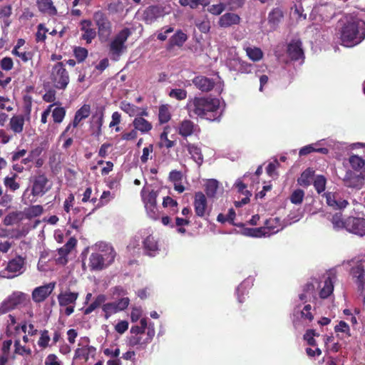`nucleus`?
Returning a JSON list of instances; mask_svg holds the SVG:
<instances>
[{
	"label": "nucleus",
	"instance_id": "24",
	"mask_svg": "<svg viewBox=\"0 0 365 365\" xmlns=\"http://www.w3.org/2000/svg\"><path fill=\"white\" fill-rule=\"evenodd\" d=\"M265 236H269L272 234L278 232L281 230V222L279 217L269 218L266 220L264 225Z\"/></svg>",
	"mask_w": 365,
	"mask_h": 365
},
{
	"label": "nucleus",
	"instance_id": "1",
	"mask_svg": "<svg viewBox=\"0 0 365 365\" xmlns=\"http://www.w3.org/2000/svg\"><path fill=\"white\" fill-rule=\"evenodd\" d=\"M186 108L190 118L197 116L214 121L219 120L222 115L217 98L195 97L188 100Z\"/></svg>",
	"mask_w": 365,
	"mask_h": 365
},
{
	"label": "nucleus",
	"instance_id": "50",
	"mask_svg": "<svg viewBox=\"0 0 365 365\" xmlns=\"http://www.w3.org/2000/svg\"><path fill=\"white\" fill-rule=\"evenodd\" d=\"M171 115L167 106L162 105L159 108L158 119L161 124L168 123L170 120Z\"/></svg>",
	"mask_w": 365,
	"mask_h": 365
},
{
	"label": "nucleus",
	"instance_id": "5",
	"mask_svg": "<svg viewBox=\"0 0 365 365\" xmlns=\"http://www.w3.org/2000/svg\"><path fill=\"white\" fill-rule=\"evenodd\" d=\"M130 34V30L128 28H125L117 34L111 41L109 45V53L113 60L118 61L126 49L125 43Z\"/></svg>",
	"mask_w": 365,
	"mask_h": 365
},
{
	"label": "nucleus",
	"instance_id": "34",
	"mask_svg": "<svg viewBox=\"0 0 365 365\" xmlns=\"http://www.w3.org/2000/svg\"><path fill=\"white\" fill-rule=\"evenodd\" d=\"M331 222L335 230L345 229L346 230L347 218L344 219L341 212H336L331 218Z\"/></svg>",
	"mask_w": 365,
	"mask_h": 365
},
{
	"label": "nucleus",
	"instance_id": "47",
	"mask_svg": "<svg viewBox=\"0 0 365 365\" xmlns=\"http://www.w3.org/2000/svg\"><path fill=\"white\" fill-rule=\"evenodd\" d=\"M218 189V182L215 179L209 180L205 184V191L209 197H213Z\"/></svg>",
	"mask_w": 365,
	"mask_h": 365
},
{
	"label": "nucleus",
	"instance_id": "25",
	"mask_svg": "<svg viewBox=\"0 0 365 365\" xmlns=\"http://www.w3.org/2000/svg\"><path fill=\"white\" fill-rule=\"evenodd\" d=\"M163 15V10L159 6H150L144 11V19L146 21L153 22Z\"/></svg>",
	"mask_w": 365,
	"mask_h": 365
},
{
	"label": "nucleus",
	"instance_id": "12",
	"mask_svg": "<svg viewBox=\"0 0 365 365\" xmlns=\"http://www.w3.org/2000/svg\"><path fill=\"white\" fill-rule=\"evenodd\" d=\"M328 206L334 210H342L349 205V202L343 199L337 192H327L323 194Z\"/></svg>",
	"mask_w": 365,
	"mask_h": 365
},
{
	"label": "nucleus",
	"instance_id": "59",
	"mask_svg": "<svg viewBox=\"0 0 365 365\" xmlns=\"http://www.w3.org/2000/svg\"><path fill=\"white\" fill-rule=\"evenodd\" d=\"M48 30L44 26L43 24H40L38 26V30L36 34V42H44L46 38V32Z\"/></svg>",
	"mask_w": 365,
	"mask_h": 365
},
{
	"label": "nucleus",
	"instance_id": "52",
	"mask_svg": "<svg viewBox=\"0 0 365 365\" xmlns=\"http://www.w3.org/2000/svg\"><path fill=\"white\" fill-rule=\"evenodd\" d=\"M304 192L302 189H297L290 195V201L292 204L300 205L303 202Z\"/></svg>",
	"mask_w": 365,
	"mask_h": 365
},
{
	"label": "nucleus",
	"instance_id": "35",
	"mask_svg": "<svg viewBox=\"0 0 365 365\" xmlns=\"http://www.w3.org/2000/svg\"><path fill=\"white\" fill-rule=\"evenodd\" d=\"M284 17L283 11L279 8L273 9L268 14V23L276 27Z\"/></svg>",
	"mask_w": 365,
	"mask_h": 365
},
{
	"label": "nucleus",
	"instance_id": "42",
	"mask_svg": "<svg viewBox=\"0 0 365 365\" xmlns=\"http://www.w3.org/2000/svg\"><path fill=\"white\" fill-rule=\"evenodd\" d=\"M106 298L104 294H99L98 295L94 301L88 307H86L84 311L83 314L85 315H88L91 314L93 311H94L96 308L99 307L102 304H103L106 301Z\"/></svg>",
	"mask_w": 365,
	"mask_h": 365
},
{
	"label": "nucleus",
	"instance_id": "9",
	"mask_svg": "<svg viewBox=\"0 0 365 365\" xmlns=\"http://www.w3.org/2000/svg\"><path fill=\"white\" fill-rule=\"evenodd\" d=\"M93 19L98 26L99 38L102 40H107L111 34V24L107 16L101 11L94 14Z\"/></svg>",
	"mask_w": 365,
	"mask_h": 365
},
{
	"label": "nucleus",
	"instance_id": "22",
	"mask_svg": "<svg viewBox=\"0 0 365 365\" xmlns=\"http://www.w3.org/2000/svg\"><path fill=\"white\" fill-rule=\"evenodd\" d=\"M353 277L356 278V283L359 290L363 291L365 286V270L364 266L360 264L351 269Z\"/></svg>",
	"mask_w": 365,
	"mask_h": 365
},
{
	"label": "nucleus",
	"instance_id": "46",
	"mask_svg": "<svg viewBox=\"0 0 365 365\" xmlns=\"http://www.w3.org/2000/svg\"><path fill=\"white\" fill-rule=\"evenodd\" d=\"M225 4V9L229 11H235L244 6L245 0H222Z\"/></svg>",
	"mask_w": 365,
	"mask_h": 365
},
{
	"label": "nucleus",
	"instance_id": "30",
	"mask_svg": "<svg viewBox=\"0 0 365 365\" xmlns=\"http://www.w3.org/2000/svg\"><path fill=\"white\" fill-rule=\"evenodd\" d=\"M96 349L93 346H86L83 348H78L75 351L76 359H83L85 361H88L89 356L91 355L93 357L95 356Z\"/></svg>",
	"mask_w": 365,
	"mask_h": 365
},
{
	"label": "nucleus",
	"instance_id": "2",
	"mask_svg": "<svg viewBox=\"0 0 365 365\" xmlns=\"http://www.w3.org/2000/svg\"><path fill=\"white\" fill-rule=\"evenodd\" d=\"M341 45L352 47L365 38V22L359 19L347 20L339 30Z\"/></svg>",
	"mask_w": 365,
	"mask_h": 365
},
{
	"label": "nucleus",
	"instance_id": "28",
	"mask_svg": "<svg viewBox=\"0 0 365 365\" xmlns=\"http://www.w3.org/2000/svg\"><path fill=\"white\" fill-rule=\"evenodd\" d=\"M25 118L23 115H15L9 122L11 130L15 133H21L24 130Z\"/></svg>",
	"mask_w": 365,
	"mask_h": 365
},
{
	"label": "nucleus",
	"instance_id": "39",
	"mask_svg": "<svg viewBox=\"0 0 365 365\" xmlns=\"http://www.w3.org/2000/svg\"><path fill=\"white\" fill-rule=\"evenodd\" d=\"M17 178L18 175L16 173H13L11 177L6 176L4 179V185L11 192H15L20 187V184L16 182Z\"/></svg>",
	"mask_w": 365,
	"mask_h": 365
},
{
	"label": "nucleus",
	"instance_id": "19",
	"mask_svg": "<svg viewBox=\"0 0 365 365\" xmlns=\"http://www.w3.org/2000/svg\"><path fill=\"white\" fill-rule=\"evenodd\" d=\"M78 296L79 294L78 292H71L69 289L61 292L57 296L59 306L66 307L71 304L75 305Z\"/></svg>",
	"mask_w": 365,
	"mask_h": 365
},
{
	"label": "nucleus",
	"instance_id": "10",
	"mask_svg": "<svg viewBox=\"0 0 365 365\" xmlns=\"http://www.w3.org/2000/svg\"><path fill=\"white\" fill-rule=\"evenodd\" d=\"M346 226L347 232L360 237L365 236V218L349 216Z\"/></svg>",
	"mask_w": 365,
	"mask_h": 365
},
{
	"label": "nucleus",
	"instance_id": "45",
	"mask_svg": "<svg viewBox=\"0 0 365 365\" xmlns=\"http://www.w3.org/2000/svg\"><path fill=\"white\" fill-rule=\"evenodd\" d=\"M120 108L125 113H128L130 116H135L138 114L140 110L138 107L134 104H131L125 101H123L120 103Z\"/></svg>",
	"mask_w": 365,
	"mask_h": 365
},
{
	"label": "nucleus",
	"instance_id": "14",
	"mask_svg": "<svg viewBox=\"0 0 365 365\" xmlns=\"http://www.w3.org/2000/svg\"><path fill=\"white\" fill-rule=\"evenodd\" d=\"M287 53L292 61H296L304 58L301 40H292L287 45Z\"/></svg>",
	"mask_w": 365,
	"mask_h": 365
},
{
	"label": "nucleus",
	"instance_id": "37",
	"mask_svg": "<svg viewBox=\"0 0 365 365\" xmlns=\"http://www.w3.org/2000/svg\"><path fill=\"white\" fill-rule=\"evenodd\" d=\"M148 344H149V341H147L145 334L131 336L129 339V345L131 346H138L140 349H144Z\"/></svg>",
	"mask_w": 365,
	"mask_h": 365
},
{
	"label": "nucleus",
	"instance_id": "31",
	"mask_svg": "<svg viewBox=\"0 0 365 365\" xmlns=\"http://www.w3.org/2000/svg\"><path fill=\"white\" fill-rule=\"evenodd\" d=\"M314 170L311 168H308L302 172L300 177L297 180V182L299 185L307 187L314 180Z\"/></svg>",
	"mask_w": 365,
	"mask_h": 365
},
{
	"label": "nucleus",
	"instance_id": "3",
	"mask_svg": "<svg viewBox=\"0 0 365 365\" xmlns=\"http://www.w3.org/2000/svg\"><path fill=\"white\" fill-rule=\"evenodd\" d=\"M99 252H93L89 257V267L92 271L102 270L110 265L115 260L116 252L108 244L99 245Z\"/></svg>",
	"mask_w": 365,
	"mask_h": 365
},
{
	"label": "nucleus",
	"instance_id": "40",
	"mask_svg": "<svg viewBox=\"0 0 365 365\" xmlns=\"http://www.w3.org/2000/svg\"><path fill=\"white\" fill-rule=\"evenodd\" d=\"M334 291L333 281L330 277H328L325 281L323 288L319 292V297L322 299H327Z\"/></svg>",
	"mask_w": 365,
	"mask_h": 365
},
{
	"label": "nucleus",
	"instance_id": "11",
	"mask_svg": "<svg viewBox=\"0 0 365 365\" xmlns=\"http://www.w3.org/2000/svg\"><path fill=\"white\" fill-rule=\"evenodd\" d=\"M56 286V282H50L36 287L31 294L32 299L36 303L44 302L52 293Z\"/></svg>",
	"mask_w": 365,
	"mask_h": 365
},
{
	"label": "nucleus",
	"instance_id": "33",
	"mask_svg": "<svg viewBox=\"0 0 365 365\" xmlns=\"http://www.w3.org/2000/svg\"><path fill=\"white\" fill-rule=\"evenodd\" d=\"M195 124L190 120H182L179 125L178 133L183 138L190 136L194 133Z\"/></svg>",
	"mask_w": 365,
	"mask_h": 365
},
{
	"label": "nucleus",
	"instance_id": "55",
	"mask_svg": "<svg viewBox=\"0 0 365 365\" xmlns=\"http://www.w3.org/2000/svg\"><path fill=\"white\" fill-rule=\"evenodd\" d=\"M102 309L105 313L104 317L106 319H108L112 314L118 312L114 302L104 304Z\"/></svg>",
	"mask_w": 365,
	"mask_h": 365
},
{
	"label": "nucleus",
	"instance_id": "18",
	"mask_svg": "<svg viewBox=\"0 0 365 365\" xmlns=\"http://www.w3.org/2000/svg\"><path fill=\"white\" fill-rule=\"evenodd\" d=\"M143 248L145 254L150 257L155 256L159 251L158 242L153 235H148L143 240Z\"/></svg>",
	"mask_w": 365,
	"mask_h": 365
},
{
	"label": "nucleus",
	"instance_id": "15",
	"mask_svg": "<svg viewBox=\"0 0 365 365\" xmlns=\"http://www.w3.org/2000/svg\"><path fill=\"white\" fill-rule=\"evenodd\" d=\"M76 245L77 240L74 237H70L68 242L63 247L58 249L59 257L56 259V262L63 265L66 264L68 262V255L76 246Z\"/></svg>",
	"mask_w": 365,
	"mask_h": 365
},
{
	"label": "nucleus",
	"instance_id": "54",
	"mask_svg": "<svg viewBox=\"0 0 365 365\" xmlns=\"http://www.w3.org/2000/svg\"><path fill=\"white\" fill-rule=\"evenodd\" d=\"M88 51L86 48L81 46L75 47L73 54L78 63L83 62L88 56Z\"/></svg>",
	"mask_w": 365,
	"mask_h": 365
},
{
	"label": "nucleus",
	"instance_id": "57",
	"mask_svg": "<svg viewBox=\"0 0 365 365\" xmlns=\"http://www.w3.org/2000/svg\"><path fill=\"white\" fill-rule=\"evenodd\" d=\"M222 1L217 4H212L207 8V11L214 16L220 15L225 10Z\"/></svg>",
	"mask_w": 365,
	"mask_h": 365
},
{
	"label": "nucleus",
	"instance_id": "29",
	"mask_svg": "<svg viewBox=\"0 0 365 365\" xmlns=\"http://www.w3.org/2000/svg\"><path fill=\"white\" fill-rule=\"evenodd\" d=\"M186 148L190 154L192 159L198 165V166H200L203 163V155L200 148L192 143H187L186 145Z\"/></svg>",
	"mask_w": 365,
	"mask_h": 365
},
{
	"label": "nucleus",
	"instance_id": "36",
	"mask_svg": "<svg viewBox=\"0 0 365 365\" xmlns=\"http://www.w3.org/2000/svg\"><path fill=\"white\" fill-rule=\"evenodd\" d=\"M349 162L353 170L356 171L365 170V160L359 155H351L349 158Z\"/></svg>",
	"mask_w": 365,
	"mask_h": 365
},
{
	"label": "nucleus",
	"instance_id": "53",
	"mask_svg": "<svg viewBox=\"0 0 365 365\" xmlns=\"http://www.w3.org/2000/svg\"><path fill=\"white\" fill-rule=\"evenodd\" d=\"M14 353L21 356H30L31 354V349L26 346H22L19 340L14 341Z\"/></svg>",
	"mask_w": 365,
	"mask_h": 365
},
{
	"label": "nucleus",
	"instance_id": "20",
	"mask_svg": "<svg viewBox=\"0 0 365 365\" xmlns=\"http://www.w3.org/2000/svg\"><path fill=\"white\" fill-rule=\"evenodd\" d=\"M192 83L202 92H209L212 91L215 84L212 79L203 76H199L194 78L192 79Z\"/></svg>",
	"mask_w": 365,
	"mask_h": 365
},
{
	"label": "nucleus",
	"instance_id": "48",
	"mask_svg": "<svg viewBox=\"0 0 365 365\" xmlns=\"http://www.w3.org/2000/svg\"><path fill=\"white\" fill-rule=\"evenodd\" d=\"M243 234L248 237H265L264 228L262 227L256 228H245L243 229Z\"/></svg>",
	"mask_w": 365,
	"mask_h": 365
},
{
	"label": "nucleus",
	"instance_id": "8",
	"mask_svg": "<svg viewBox=\"0 0 365 365\" xmlns=\"http://www.w3.org/2000/svg\"><path fill=\"white\" fill-rule=\"evenodd\" d=\"M48 179L44 173H39L33 177L31 182V195L34 197H41L50 189Z\"/></svg>",
	"mask_w": 365,
	"mask_h": 365
},
{
	"label": "nucleus",
	"instance_id": "16",
	"mask_svg": "<svg viewBox=\"0 0 365 365\" xmlns=\"http://www.w3.org/2000/svg\"><path fill=\"white\" fill-rule=\"evenodd\" d=\"M194 210L195 215L200 217H204L206 215L207 207V198L202 192H197L195 194Z\"/></svg>",
	"mask_w": 365,
	"mask_h": 365
},
{
	"label": "nucleus",
	"instance_id": "17",
	"mask_svg": "<svg viewBox=\"0 0 365 365\" xmlns=\"http://www.w3.org/2000/svg\"><path fill=\"white\" fill-rule=\"evenodd\" d=\"M241 22L240 16L234 12H227L219 18L218 26L221 28H229L239 25Z\"/></svg>",
	"mask_w": 365,
	"mask_h": 365
},
{
	"label": "nucleus",
	"instance_id": "43",
	"mask_svg": "<svg viewBox=\"0 0 365 365\" xmlns=\"http://www.w3.org/2000/svg\"><path fill=\"white\" fill-rule=\"evenodd\" d=\"M245 50L249 58L253 61H258L263 57V52L259 48L246 47Z\"/></svg>",
	"mask_w": 365,
	"mask_h": 365
},
{
	"label": "nucleus",
	"instance_id": "32",
	"mask_svg": "<svg viewBox=\"0 0 365 365\" xmlns=\"http://www.w3.org/2000/svg\"><path fill=\"white\" fill-rule=\"evenodd\" d=\"M134 128L142 133L149 132L152 128V124L143 117H135L133 121Z\"/></svg>",
	"mask_w": 365,
	"mask_h": 365
},
{
	"label": "nucleus",
	"instance_id": "64",
	"mask_svg": "<svg viewBox=\"0 0 365 365\" xmlns=\"http://www.w3.org/2000/svg\"><path fill=\"white\" fill-rule=\"evenodd\" d=\"M118 312L125 310L130 304V299L128 297H123L118 299L116 302H113Z\"/></svg>",
	"mask_w": 365,
	"mask_h": 365
},
{
	"label": "nucleus",
	"instance_id": "23",
	"mask_svg": "<svg viewBox=\"0 0 365 365\" xmlns=\"http://www.w3.org/2000/svg\"><path fill=\"white\" fill-rule=\"evenodd\" d=\"M36 5L38 10L44 14L51 16L57 14V9L53 5L52 0H36Z\"/></svg>",
	"mask_w": 365,
	"mask_h": 365
},
{
	"label": "nucleus",
	"instance_id": "63",
	"mask_svg": "<svg viewBox=\"0 0 365 365\" xmlns=\"http://www.w3.org/2000/svg\"><path fill=\"white\" fill-rule=\"evenodd\" d=\"M19 214L13 212L7 215L4 220V224L6 226L12 225L16 223L19 220Z\"/></svg>",
	"mask_w": 365,
	"mask_h": 365
},
{
	"label": "nucleus",
	"instance_id": "26",
	"mask_svg": "<svg viewBox=\"0 0 365 365\" xmlns=\"http://www.w3.org/2000/svg\"><path fill=\"white\" fill-rule=\"evenodd\" d=\"M187 35L181 30H178L175 34L170 37L168 45V49H171L174 46L181 47L187 41Z\"/></svg>",
	"mask_w": 365,
	"mask_h": 365
},
{
	"label": "nucleus",
	"instance_id": "38",
	"mask_svg": "<svg viewBox=\"0 0 365 365\" xmlns=\"http://www.w3.org/2000/svg\"><path fill=\"white\" fill-rule=\"evenodd\" d=\"M313 152L327 155L329 153V150L327 148H316L314 145L311 144L302 148L299 150V156H304Z\"/></svg>",
	"mask_w": 365,
	"mask_h": 365
},
{
	"label": "nucleus",
	"instance_id": "61",
	"mask_svg": "<svg viewBox=\"0 0 365 365\" xmlns=\"http://www.w3.org/2000/svg\"><path fill=\"white\" fill-rule=\"evenodd\" d=\"M14 62L10 57H4L0 61V67L2 70L9 71L13 68Z\"/></svg>",
	"mask_w": 365,
	"mask_h": 365
},
{
	"label": "nucleus",
	"instance_id": "6",
	"mask_svg": "<svg viewBox=\"0 0 365 365\" xmlns=\"http://www.w3.org/2000/svg\"><path fill=\"white\" fill-rule=\"evenodd\" d=\"M28 294L21 292H14L0 304V314H4L15 309L19 306L29 302Z\"/></svg>",
	"mask_w": 365,
	"mask_h": 365
},
{
	"label": "nucleus",
	"instance_id": "44",
	"mask_svg": "<svg viewBox=\"0 0 365 365\" xmlns=\"http://www.w3.org/2000/svg\"><path fill=\"white\" fill-rule=\"evenodd\" d=\"M39 334H40V336H39V339L37 342L38 346L41 349H45L50 346L49 342L51 341V337L49 335L48 330H47V329L41 330L39 331Z\"/></svg>",
	"mask_w": 365,
	"mask_h": 365
},
{
	"label": "nucleus",
	"instance_id": "27",
	"mask_svg": "<svg viewBox=\"0 0 365 365\" xmlns=\"http://www.w3.org/2000/svg\"><path fill=\"white\" fill-rule=\"evenodd\" d=\"M140 195L145 207L157 204L158 192L153 190L149 191L143 187L140 191Z\"/></svg>",
	"mask_w": 365,
	"mask_h": 365
},
{
	"label": "nucleus",
	"instance_id": "58",
	"mask_svg": "<svg viewBox=\"0 0 365 365\" xmlns=\"http://www.w3.org/2000/svg\"><path fill=\"white\" fill-rule=\"evenodd\" d=\"M169 96L178 101H182L187 98V91L181 88L172 89L169 93Z\"/></svg>",
	"mask_w": 365,
	"mask_h": 365
},
{
	"label": "nucleus",
	"instance_id": "60",
	"mask_svg": "<svg viewBox=\"0 0 365 365\" xmlns=\"http://www.w3.org/2000/svg\"><path fill=\"white\" fill-rule=\"evenodd\" d=\"M163 206L164 207H170L173 212H178V202L172 197L167 196L163 198Z\"/></svg>",
	"mask_w": 365,
	"mask_h": 365
},
{
	"label": "nucleus",
	"instance_id": "56",
	"mask_svg": "<svg viewBox=\"0 0 365 365\" xmlns=\"http://www.w3.org/2000/svg\"><path fill=\"white\" fill-rule=\"evenodd\" d=\"M319 334H317L314 329H307L304 334V339L307 341V344L310 346H317V341L314 339V336H318Z\"/></svg>",
	"mask_w": 365,
	"mask_h": 365
},
{
	"label": "nucleus",
	"instance_id": "51",
	"mask_svg": "<svg viewBox=\"0 0 365 365\" xmlns=\"http://www.w3.org/2000/svg\"><path fill=\"white\" fill-rule=\"evenodd\" d=\"M51 112L53 122L61 123L66 115L65 108L63 107H56Z\"/></svg>",
	"mask_w": 365,
	"mask_h": 365
},
{
	"label": "nucleus",
	"instance_id": "62",
	"mask_svg": "<svg viewBox=\"0 0 365 365\" xmlns=\"http://www.w3.org/2000/svg\"><path fill=\"white\" fill-rule=\"evenodd\" d=\"M147 214L148 217L153 220H158L159 218L158 210L157 207V204L153 205H149L145 207Z\"/></svg>",
	"mask_w": 365,
	"mask_h": 365
},
{
	"label": "nucleus",
	"instance_id": "7",
	"mask_svg": "<svg viewBox=\"0 0 365 365\" xmlns=\"http://www.w3.org/2000/svg\"><path fill=\"white\" fill-rule=\"evenodd\" d=\"M25 269L26 258L17 255L8 262L6 268L1 272L2 277L12 279L24 273Z\"/></svg>",
	"mask_w": 365,
	"mask_h": 365
},
{
	"label": "nucleus",
	"instance_id": "21",
	"mask_svg": "<svg viewBox=\"0 0 365 365\" xmlns=\"http://www.w3.org/2000/svg\"><path fill=\"white\" fill-rule=\"evenodd\" d=\"M91 25L92 23L90 20H83L81 22V29L83 31L81 39L85 40L87 43H91L96 36V30L91 28Z\"/></svg>",
	"mask_w": 365,
	"mask_h": 365
},
{
	"label": "nucleus",
	"instance_id": "4",
	"mask_svg": "<svg viewBox=\"0 0 365 365\" xmlns=\"http://www.w3.org/2000/svg\"><path fill=\"white\" fill-rule=\"evenodd\" d=\"M49 80L52 86L58 89L64 91L69 82V73L63 61L55 63L49 72Z\"/></svg>",
	"mask_w": 365,
	"mask_h": 365
},
{
	"label": "nucleus",
	"instance_id": "41",
	"mask_svg": "<svg viewBox=\"0 0 365 365\" xmlns=\"http://www.w3.org/2000/svg\"><path fill=\"white\" fill-rule=\"evenodd\" d=\"M312 183L317 192L321 194L326 189L327 178L322 175H318L315 176Z\"/></svg>",
	"mask_w": 365,
	"mask_h": 365
},
{
	"label": "nucleus",
	"instance_id": "13",
	"mask_svg": "<svg viewBox=\"0 0 365 365\" xmlns=\"http://www.w3.org/2000/svg\"><path fill=\"white\" fill-rule=\"evenodd\" d=\"M91 113V106L88 104H84L81 106L75 113V116L72 123H69L64 131L61 134L60 138L66 136V133L69 131L71 127L73 128H76L79 123L88 118Z\"/></svg>",
	"mask_w": 365,
	"mask_h": 365
},
{
	"label": "nucleus",
	"instance_id": "49",
	"mask_svg": "<svg viewBox=\"0 0 365 365\" xmlns=\"http://www.w3.org/2000/svg\"><path fill=\"white\" fill-rule=\"evenodd\" d=\"M113 198L114 196L110 191H103L97 205L93 207V211L107 205Z\"/></svg>",
	"mask_w": 365,
	"mask_h": 365
}]
</instances>
